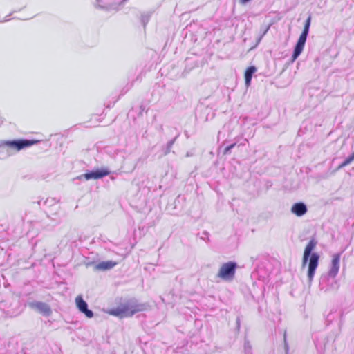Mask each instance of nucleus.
Returning <instances> with one entry per match:
<instances>
[{
    "instance_id": "ddd939ff",
    "label": "nucleus",
    "mask_w": 354,
    "mask_h": 354,
    "mask_svg": "<svg viewBox=\"0 0 354 354\" xmlns=\"http://www.w3.org/2000/svg\"><path fill=\"white\" fill-rule=\"evenodd\" d=\"M353 160H352V158L348 156V158H346V160L338 167V169H342L346 166H347L348 165H349L350 163H351Z\"/></svg>"
},
{
    "instance_id": "39448f33",
    "label": "nucleus",
    "mask_w": 354,
    "mask_h": 354,
    "mask_svg": "<svg viewBox=\"0 0 354 354\" xmlns=\"http://www.w3.org/2000/svg\"><path fill=\"white\" fill-rule=\"evenodd\" d=\"M236 268L237 264L235 262L225 263L220 267L216 277L225 281H231L235 277Z\"/></svg>"
},
{
    "instance_id": "9b49d317",
    "label": "nucleus",
    "mask_w": 354,
    "mask_h": 354,
    "mask_svg": "<svg viewBox=\"0 0 354 354\" xmlns=\"http://www.w3.org/2000/svg\"><path fill=\"white\" fill-rule=\"evenodd\" d=\"M117 265V263L112 261H102L96 265L97 270H106L113 268Z\"/></svg>"
},
{
    "instance_id": "2eb2a0df",
    "label": "nucleus",
    "mask_w": 354,
    "mask_h": 354,
    "mask_svg": "<svg viewBox=\"0 0 354 354\" xmlns=\"http://www.w3.org/2000/svg\"><path fill=\"white\" fill-rule=\"evenodd\" d=\"M235 143L230 145V146H227L225 149V151H224V153L226 154L227 153H229L230 151V150L235 146Z\"/></svg>"
},
{
    "instance_id": "423d86ee",
    "label": "nucleus",
    "mask_w": 354,
    "mask_h": 354,
    "mask_svg": "<svg viewBox=\"0 0 354 354\" xmlns=\"http://www.w3.org/2000/svg\"><path fill=\"white\" fill-rule=\"evenodd\" d=\"M109 174L110 171L108 169L102 168L100 169L86 172L84 174L79 176L77 178L80 180H82V178H84L86 180L99 179L106 176H108Z\"/></svg>"
},
{
    "instance_id": "9d476101",
    "label": "nucleus",
    "mask_w": 354,
    "mask_h": 354,
    "mask_svg": "<svg viewBox=\"0 0 354 354\" xmlns=\"http://www.w3.org/2000/svg\"><path fill=\"white\" fill-rule=\"evenodd\" d=\"M291 212L297 216H302L307 212V207L304 203H295L291 207Z\"/></svg>"
},
{
    "instance_id": "dca6fc26",
    "label": "nucleus",
    "mask_w": 354,
    "mask_h": 354,
    "mask_svg": "<svg viewBox=\"0 0 354 354\" xmlns=\"http://www.w3.org/2000/svg\"><path fill=\"white\" fill-rule=\"evenodd\" d=\"M8 20H9V19L8 18V17H6L3 19H0V22H5V21H7Z\"/></svg>"
},
{
    "instance_id": "4468645a",
    "label": "nucleus",
    "mask_w": 354,
    "mask_h": 354,
    "mask_svg": "<svg viewBox=\"0 0 354 354\" xmlns=\"http://www.w3.org/2000/svg\"><path fill=\"white\" fill-rule=\"evenodd\" d=\"M174 140H170L167 145V148H166V150L165 151V154H167L168 153H169L170 150H171V148L172 147V145H174Z\"/></svg>"
},
{
    "instance_id": "0eeeda50",
    "label": "nucleus",
    "mask_w": 354,
    "mask_h": 354,
    "mask_svg": "<svg viewBox=\"0 0 354 354\" xmlns=\"http://www.w3.org/2000/svg\"><path fill=\"white\" fill-rule=\"evenodd\" d=\"M28 306L45 316H49L52 313L50 306L44 302L32 301L28 304Z\"/></svg>"
},
{
    "instance_id": "7ed1b4c3",
    "label": "nucleus",
    "mask_w": 354,
    "mask_h": 354,
    "mask_svg": "<svg viewBox=\"0 0 354 354\" xmlns=\"http://www.w3.org/2000/svg\"><path fill=\"white\" fill-rule=\"evenodd\" d=\"M37 142H38L37 140L24 139L3 141L0 143V151H5L8 155L11 156L16 152L31 147Z\"/></svg>"
},
{
    "instance_id": "6ab92c4d",
    "label": "nucleus",
    "mask_w": 354,
    "mask_h": 354,
    "mask_svg": "<svg viewBox=\"0 0 354 354\" xmlns=\"http://www.w3.org/2000/svg\"><path fill=\"white\" fill-rule=\"evenodd\" d=\"M353 160H354V152L350 156Z\"/></svg>"
},
{
    "instance_id": "f3484780",
    "label": "nucleus",
    "mask_w": 354,
    "mask_h": 354,
    "mask_svg": "<svg viewBox=\"0 0 354 354\" xmlns=\"http://www.w3.org/2000/svg\"><path fill=\"white\" fill-rule=\"evenodd\" d=\"M250 1V0H241V2L242 3H247L248 1Z\"/></svg>"
},
{
    "instance_id": "f257e3e1",
    "label": "nucleus",
    "mask_w": 354,
    "mask_h": 354,
    "mask_svg": "<svg viewBox=\"0 0 354 354\" xmlns=\"http://www.w3.org/2000/svg\"><path fill=\"white\" fill-rule=\"evenodd\" d=\"M317 244V241L315 239H312L306 245L302 259V267L308 265V279L310 284L313 280L316 269L318 266L319 256L317 253H312V251L315 248Z\"/></svg>"
},
{
    "instance_id": "a211bd4d",
    "label": "nucleus",
    "mask_w": 354,
    "mask_h": 354,
    "mask_svg": "<svg viewBox=\"0 0 354 354\" xmlns=\"http://www.w3.org/2000/svg\"><path fill=\"white\" fill-rule=\"evenodd\" d=\"M353 160H354V152L350 156Z\"/></svg>"
},
{
    "instance_id": "6e6552de",
    "label": "nucleus",
    "mask_w": 354,
    "mask_h": 354,
    "mask_svg": "<svg viewBox=\"0 0 354 354\" xmlns=\"http://www.w3.org/2000/svg\"><path fill=\"white\" fill-rule=\"evenodd\" d=\"M340 266V254H335L333 255L330 268L328 271L329 277L335 278L338 274Z\"/></svg>"
},
{
    "instance_id": "1a4fd4ad",
    "label": "nucleus",
    "mask_w": 354,
    "mask_h": 354,
    "mask_svg": "<svg viewBox=\"0 0 354 354\" xmlns=\"http://www.w3.org/2000/svg\"><path fill=\"white\" fill-rule=\"evenodd\" d=\"M75 304L79 310L84 313L88 318L93 317V313L88 309L86 302L82 299V296H77L75 298Z\"/></svg>"
},
{
    "instance_id": "f8f14e48",
    "label": "nucleus",
    "mask_w": 354,
    "mask_h": 354,
    "mask_svg": "<svg viewBox=\"0 0 354 354\" xmlns=\"http://www.w3.org/2000/svg\"><path fill=\"white\" fill-rule=\"evenodd\" d=\"M257 71L255 66H250L245 73V85L248 87L250 85L252 75Z\"/></svg>"
},
{
    "instance_id": "20e7f679",
    "label": "nucleus",
    "mask_w": 354,
    "mask_h": 354,
    "mask_svg": "<svg viewBox=\"0 0 354 354\" xmlns=\"http://www.w3.org/2000/svg\"><path fill=\"white\" fill-rule=\"evenodd\" d=\"M310 20L311 17H309L305 23L304 30L302 31V33L299 36V38L297 41V43L295 47L294 52L292 56V62H295L297 57L300 55V54L302 53L305 43L306 41L307 36L308 35L309 28L310 26Z\"/></svg>"
},
{
    "instance_id": "f03ea898",
    "label": "nucleus",
    "mask_w": 354,
    "mask_h": 354,
    "mask_svg": "<svg viewBox=\"0 0 354 354\" xmlns=\"http://www.w3.org/2000/svg\"><path fill=\"white\" fill-rule=\"evenodd\" d=\"M146 309V306L138 303L136 300H130L124 304H122L118 307L111 309L109 314L120 318L131 317L134 314L143 311Z\"/></svg>"
}]
</instances>
